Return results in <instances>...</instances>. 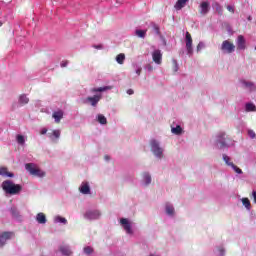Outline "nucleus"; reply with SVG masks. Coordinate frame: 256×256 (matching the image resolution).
<instances>
[{
	"instance_id": "f257e3e1",
	"label": "nucleus",
	"mask_w": 256,
	"mask_h": 256,
	"mask_svg": "<svg viewBox=\"0 0 256 256\" xmlns=\"http://www.w3.org/2000/svg\"><path fill=\"white\" fill-rule=\"evenodd\" d=\"M1 187L6 195H19L23 191V186L21 184H15L13 180L3 181Z\"/></svg>"
},
{
	"instance_id": "f03ea898",
	"label": "nucleus",
	"mask_w": 256,
	"mask_h": 256,
	"mask_svg": "<svg viewBox=\"0 0 256 256\" xmlns=\"http://www.w3.org/2000/svg\"><path fill=\"white\" fill-rule=\"evenodd\" d=\"M230 143H231V138H229V136H227L225 132H219L216 135L215 145L217 149H227L231 147Z\"/></svg>"
},
{
	"instance_id": "7ed1b4c3",
	"label": "nucleus",
	"mask_w": 256,
	"mask_h": 256,
	"mask_svg": "<svg viewBox=\"0 0 256 256\" xmlns=\"http://www.w3.org/2000/svg\"><path fill=\"white\" fill-rule=\"evenodd\" d=\"M25 169L30 173V175H33L34 177H45V172L37 168V165L33 163L25 164Z\"/></svg>"
},
{
	"instance_id": "20e7f679",
	"label": "nucleus",
	"mask_w": 256,
	"mask_h": 256,
	"mask_svg": "<svg viewBox=\"0 0 256 256\" xmlns=\"http://www.w3.org/2000/svg\"><path fill=\"white\" fill-rule=\"evenodd\" d=\"M151 151L157 157L158 159H161L163 157V148L159 145L157 140H151Z\"/></svg>"
},
{
	"instance_id": "39448f33",
	"label": "nucleus",
	"mask_w": 256,
	"mask_h": 256,
	"mask_svg": "<svg viewBox=\"0 0 256 256\" xmlns=\"http://www.w3.org/2000/svg\"><path fill=\"white\" fill-rule=\"evenodd\" d=\"M151 151L157 157L158 159H161L163 157V148L159 145L157 140H151Z\"/></svg>"
},
{
	"instance_id": "423d86ee",
	"label": "nucleus",
	"mask_w": 256,
	"mask_h": 256,
	"mask_svg": "<svg viewBox=\"0 0 256 256\" xmlns=\"http://www.w3.org/2000/svg\"><path fill=\"white\" fill-rule=\"evenodd\" d=\"M185 42L187 55H189V57H193V38L189 32H186Z\"/></svg>"
},
{
	"instance_id": "0eeeda50",
	"label": "nucleus",
	"mask_w": 256,
	"mask_h": 256,
	"mask_svg": "<svg viewBox=\"0 0 256 256\" xmlns=\"http://www.w3.org/2000/svg\"><path fill=\"white\" fill-rule=\"evenodd\" d=\"M221 51H223V53L231 54L235 52V44L229 42V40H225L222 42Z\"/></svg>"
},
{
	"instance_id": "6e6552de",
	"label": "nucleus",
	"mask_w": 256,
	"mask_h": 256,
	"mask_svg": "<svg viewBox=\"0 0 256 256\" xmlns=\"http://www.w3.org/2000/svg\"><path fill=\"white\" fill-rule=\"evenodd\" d=\"M101 217V212L99 210H88L84 214V219H88L89 221H94L95 219H99Z\"/></svg>"
},
{
	"instance_id": "1a4fd4ad",
	"label": "nucleus",
	"mask_w": 256,
	"mask_h": 256,
	"mask_svg": "<svg viewBox=\"0 0 256 256\" xmlns=\"http://www.w3.org/2000/svg\"><path fill=\"white\" fill-rule=\"evenodd\" d=\"M15 237V233L13 232H3L0 234V247H3L9 239H13Z\"/></svg>"
},
{
	"instance_id": "9d476101",
	"label": "nucleus",
	"mask_w": 256,
	"mask_h": 256,
	"mask_svg": "<svg viewBox=\"0 0 256 256\" xmlns=\"http://www.w3.org/2000/svg\"><path fill=\"white\" fill-rule=\"evenodd\" d=\"M237 49L239 51H245L247 49V41L243 35H239L236 39Z\"/></svg>"
},
{
	"instance_id": "9b49d317",
	"label": "nucleus",
	"mask_w": 256,
	"mask_h": 256,
	"mask_svg": "<svg viewBox=\"0 0 256 256\" xmlns=\"http://www.w3.org/2000/svg\"><path fill=\"white\" fill-rule=\"evenodd\" d=\"M120 224L128 235H133V229H131V222L127 218H121Z\"/></svg>"
},
{
	"instance_id": "f8f14e48",
	"label": "nucleus",
	"mask_w": 256,
	"mask_h": 256,
	"mask_svg": "<svg viewBox=\"0 0 256 256\" xmlns=\"http://www.w3.org/2000/svg\"><path fill=\"white\" fill-rule=\"evenodd\" d=\"M152 59L156 65H161V61H163V54L161 50H154L152 53Z\"/></svg>"
},
{
	"instance_id": "ddd939ff",
	"label": "nucleus",
	"mask_w": 256,
	"mask_h": 256,
	"mask_svg": "<svg viewBox=\"0 0 256 256\" xmlns=\"http://www.w3.org/2000/svg\"><path fill=\"white\" fill-rule=\"evenodd\" d=\"M240 83H241L242 87H244V89H247L248 91H256V86L253 82L241 80Z\"/></svg>"
},
{
	"instance_id": "4468645a",
	"label": "nucleus",
	"mask_w": 256,
	"mask_h": 256,
	"mask_svg": "<svg viewBox=\"0 0 256 256\" xmlns=\"http://www.w3.org/2000/svg\"><path fill=\"white\" fill-rule=\"evenodd\" d=\"M86 101L91 103L92 107H96L97 103H99V101H101V94L100 95H94L93 97H88L86 99Z\"/></svg>"
},
{
	"instance_id": "2eb2a0df",
	"label": "nucleus",
	"mask_w": 256,
	"mask_h": 256,
	"mask_svg": "<svg viewBox=\"0 0 256 256\" xmlns=\"http://www.w3.org/2000/svg\"><path fill=\"white\" fill-rule=\"evenodd\" d=\"M80 193L83 195H89L91 193V188L89 187V183L83 182L79 188Z\"/></svg>"
},
{
	"instance_id": "dca6fc26",
	"label": "nucleus",
	"mask_w": 256,
	"mask_h": 256,
	"mask_svg": "<svg viewBox=\"0 0 256 256\" xmlns=\"http://www.w3.org/2000/svg\"><path fill=\"white\" fill-rule=\"evenodd\" d=\"M63 110L54 111L52 114V117L55 121V123H61V119L63 118Z\"/></svg>"
},
{
	"instance_id": "f3484780",
	"label": "nucleus",
	"mask_w": 256,
	"mask_h": 256,
	"mask_svg": "<svg viewBox=\"0 0 256 256\" xmlns=\"http://www.w3.org/2000/svg\"><path fill=\"white\" fill-rule=\"evenodd\" d=\"M209 13V2H202L200 4V15H207Z\"/></svg>"
},
{
	"instance_id": "a211bd4d",
	"label": "nucleus",
	"mask_w": 256,
	"mask_h": 256,
	"mask_svg": "<svg viewBox=\"0 0 256 256\" xmlns=\"http://www.w3.org/2000/svg\"><path fill=\"white\" fill-rule=\"evenodd\" d=\"M187 3H189V0H177L174 8L176 9V11H181V9H183V7L187 5Z\"/></svg>"
},
{
	"instance_id": "6ab92c4d",
	"label": "nucleus",
	"mask_w": 256,
	"mask_h": 256,
	"mask_svg": "<svg viewBox=\"0 0 256 256\" xmlns=\"http://www.w3.org/2000/svg\"><path fill=\"white\" fill-rule=\"evenodd\" d=\"M0 175L2 177H10V178L15 177V174L9 172L6 167H0Z\"/></svg>"
},
{
	"instance_id": "aec40b11",
	"label": "nucleus",
	"mask_w": 256,
	"mask_h": 256,
	"mask_svg": "<svg viewBox=\"0 0 256 256\" xmlns=\"http://www.w3.org/2000/svg\"><path fill=\"white\" fill-rule=\"evenodd\" d=\"M36 221L37 223H39L40 225H45V223H47V217H45V214L43 213H38L36 216Z\"/></svg>"
},
{
	"instance_id": "412c9836",
	"label": "nucleus",
	"mask_w": 256,
	"mask_h": 256,
	"mask_svg": "<svg viewBox=\"0 0 256 256\" xmlns=\"http://www.w3.org/2000/svg\"><path fill=\"white\" fill-rule=\"evenodd\" d=\"M60 252L64 256H71V255H73V251H71V248L69 246H61L60 247Z\"/></svg>"
},
{
	"instance_id": "4be33fe9",
	"label": "nucleus",
	"mask_w": 256,
	"mask_h": 256,
	"mask_svg": "<svg viewBox=\"0 0 256 256\" xmlns=\"http://www.w3.org/2000/svg\"><path fill=\"white\" fill-rule=\"evenodd\" d=\"M113 89L112 86H104L99 88H93L92 93H103L104 91H111Z\"/></svg>"
},
{
	"instance_id": "5701e85b",
	"label": "nucleus",
	"mask_w": 256,
	"mask_h": 256,
	"mask_svg": "<svg viewBox=\"0 0 256 256\" xmlns=\"http://www.w3.org/2000/svg\"><path fill=\"white\" fill-rule=\"evenodd\" d=\"M165 209H166L167 215H170V216L175 215V208L170 203H166Z\"/></svg>"
},
{
	"instance_id": "b1692460",
	"label": "nucleus",
	"mask_w": 256,
	"mask_h": 256,
	"mask_svg": "<svg viewBox=\"0 0 256 256\" xmlns=\"http://www.w3.org/2000/svg\"><path fill=\"white\" fill-rule=\"evenodd\" d=\"M18 103H20V105H27V103H29V97H27L25 94L20 95Z\"/></svg>"
},
{
	"instance_id": "393cba45",
	"label": "nucleus",
	"mask_w": 256,
	"mask_h": 256,
	"mask_svg": "<svg viewBox=\"0 0 256 256\" xmlns=\"http://www.w3.org/2000/svg\"><path fill=\"white\" fill-rule=\"evenodd\" d=\"M135 35L137 37H139L140 39H145V37L147 36V30H136L135 31Z\"/></svg>"
},
{
	"instance_id": "a878e982",
	"label": "nucleus",
	"mask_w": 256,
	"mask_h": 256,
	"mask_svg": "<svg viewBox=\"0 0 256 256\" xmlns=\"http://www.w3.org/2000/svg\"><path fill=\"white\" fill-rule=\"evenodd\" d=\"M144 185H151V174L148 172L143 174Z\"/></svg>"
},
{
	"instance_id": "bb28decb",
	"label": "nucleus",
	"mask_w": 256,
	"mask_h": 256,
	"mask_svg": "<svg viewBox=\"0 0 256 256\" xmlns=\"http://www.w3.org/2000/svg\"><path fill=\"white\" fill-rule=\"evenodd\" d=\"M97 121L100 125H107V118L103 114H98Z\"/></svg>"
},
{
	"instance_id": "cd10ccee",
	"label": "nucleus",
	"mask_w": 256,
	"mask_h": 256,
	"mask_svg": "<svg viewBox=\"0 0 256 256\" xmlns=\"http://www.w3.org/2000/svg\"><path fill=\"white\" fill-rule=\"evenodd\" d=\"M116 62L119 65H123L125 63V55L123 53H120L116 56Z\"/></svg>"
},
{
	"instance_id": "c85d7f7f",
	"label": "nucleus",
	"mask_w": 256,
	"mask_h": 256,
	"mask_svg": "<svg viewBox=\"0 0 256 256\" xmlns=\"http://www.w3.org/2000/svg\"><path fill=\"white\" fill-rule=\"evenodd\" d=\"M49 137L52 139H59L61 137V130H53L52 134L49 135Z\"/></svg>"
},
{
	"instance_id": "c756f323",
	"label": "nucleus",
	"mask_w": 256,
	"mask_h": 256,
	"mask_svg": "<svg viewBox=\"0 0 256 256\" xmlns=\"http://www.w3.org/2000/svg\"><path fill=\"white\" fill-rule=\"evenodd\" d=\"M171 132L174 134V135H181V133L183 132V128H181L179 125L176 126V127H172L171 128Z\"/></svg>"
},
{
	"instance_id": "7c9ffc66",
	"label": "nucleus",
	"mask_w": 256,
	"mask_h": 256,
	"mask_svg": "<svg viewBox=\"0 0 256 256\" xmlns=\"http://www.w3.org/2000/svg\"><path fill=\"white\" fill-rule=\"evenodd\" d=\"M245 111H247L248 113L251 112V111H256L255 104H253V103H246Z\"/></svg>"
},
{
	"instance_id": "2f4dec72",
	"label": "nucleus",
	"mask_w": 256,
	"mask_h": 256,
	"mask_svg": "<svg viewBox=\"0 0 256 256\" xmlns=\"http://www.w3.org/2000/svg\"><path fill=\"white\" fill-rule=\"evenodd\" d=\"M54 223H63V225H67V219L61 216H56L54 218Z\"/></svg>"
},
{
	"instance_id": "473e14b6",
	"label": "nucleus",
	"mask_w": 256,
	"mask_h": 256,
	"mask_svg": "<svg viewBox=\"0 0 256 256\" xmlns=\"http://www.w3.org/2000/svg\"><path fill=\"white\" fill-rule=\"evenodd\" d=\"M222 158H223V161L226 163V165H228V167H231L234 165L233 162H231V158L226 154H223Z\"/></svg>"
},
{
	"instance_id": "72a5a7b5",
	"label": "nucleus",
	"mask_w": 256,
	"mask_h": 256,
	"mask_svg": "<svg viewBox=\"0 0 256 256\" xmlns=\"http://www.w3.org/2000/svg\"><path fill=\"white\" fill-rule=\"evenodd\" d=\"M242 203L248 211H251V202L248 200V198H242Z\"/></svg>"
},
{
	"instance_id": "f704fd0d",
	"label": "nucleus",
	"mask_w": 256,
	"mask_h": 256,
	"mask_svg": "<svg viewBox=\"0 0 256 256\" xmlns=\"http://www.w3.org/2000/svg\"><path fill=\"white\" fill-rule=\"evenodd\" d=\"M133 69L138 76L141 75V71H143V68H141L139 64H133Z\"/></svg>"
},
{
	"instance_id": "c9c22d12",
	"label": "nucleus",
	"mask_w": 256,
	"mask_h": 256,
	"mask_svg": "<svg viewBox=\"0 0 256 256\" xmlns=\"http://www.w3.org/2000/svg\"><path fill=\"white\" fill-rule=\"evenodd\" d=\"M16 141L19 145H25V137L23 135H17Z\"/></svg>"
},
{
	"instance_id": "e433bc0d",
	"label": "nucleus",
	"mask_w": 256,
	"mask_h": 256,
	"mask_svg": "<svg viewBox=\"0 0 256 256\" xmlns=\"http://www.w3.org/2000/svg\"><path fill=\"white\" fill-rule=\"evenodd\" d=\"M231 169H233V171H235V173H237L238 175H243V170H241V168L237 167V165L233 164L230 166Z\"/></svg>"
},
{
	"instance_id": "4c0bfd02",
	"label": "nucleus",
	"mask_w": 256,
	"mask_h": 256,
	"mask_svg": "<svg viewBox=\"0 0 256 256\" xmlns=\"http://www.w3.org/2000/svg\"><path fill=\"white\" fill-rule=\"evenodd\" d=\"M152 29L154 31V33H156V35H160L161 31H160V28H159V25L155 24V23H152Z\"/></svg>"
},
{
	"instance_id": "58836bf2",
	"label": "nucleus",
	"mask_w": 256,
	"mask_h": 256,
	"mask_svg": "<svg viewBox=\"0 0 256 256\" xmlns=\"http://www.w3.org/2000/svg\"><path fill=\"white\" fill-rule=\"evenodd\" d=\"M84 253L85 255H91V253H93V247L91 246L84 247Z\"/></svg>"
},
{
	"instance_id": "ea45409f",
	"label": "nucleus",
	"mask_w": 256,
	"mask_h": 256,
	"mask_svg": "<svg viewBox=\"0 0 256 256\" xmlns=\"http://www.w3.org/2000/svg\"><path fill=\"white\" fill-rule=\"evenodd\" d=\"M215 9L218 13H223V7L219 3H215Z\"/></svg>"
},
{
	"instance_id": "a19ab883",
	"label": "nucleus",
	"mask_w": 256,
	"mask_h": 256,
	"mask_svg": "<svg viewBox=\"0 0 256 256\" xmlns=\"http://www.w3.org/2000/svg\"><path fill=\"white\" fill-rule=\"evenodd\" d=\"M202 49H205V43L199 42L197 45V52L199 53Z\"/></svg>"
},
{
	"instance_id": "79ce46f5",
	"label": "nucleus",
	"mask_w": 256,
	"mask_h": 256,
	"mask_svg": "<svg viewBox=\"0 0 256 256\" xmlns=\"http://www.w3.org/2000/svg\"><path fill=\"white\" fill-rule=\"evenodd\" d=\"M172 63L174 65V72L177 73V71H179V64L177 63V60H172Z\"/></svg>"
},
{
	"instance_id": "37998d69",
	"label": "nucleus",
	"mask_w": 256,
	"mask_h": 256,
	"mask_svg": "<svg viewBox=\"0 0 256 256\" xmlns=\"http://www.w3.org/2000/svg\"><path fill=\"white\" fill-rule=\"evenodd\" d=\"M248 135H249L250 139H255V137H256L255 131H253V130H248Z\"/></svg>"
},
{
	"instance_id": "c03bdc74",
	"label": "nucleus",
	"mask_w": 256,
	"mask_h": 256,
	"mask_svg": "<svg viewBox=\"0 0 256 256\" xmlns=\"http://www.w3.org/2000/svg\"><path fill=\"white\" fill-rule=\"evenodd\" d=\"M227 10L230 12V13H235V7L231 6V5H228L227 6Z\"/></svg>"
},
{
	"instance_id": "a18cd8bd",
	"label": "nucleus",
	"mask_w": 256,
	"mask_h": 256,
	"mask_svg": "<svg viewBox=\"0 0 256 256\" xmlns=\"http://www.w3.org/2000/svg\"><path fill=\"white\" fill-rule=\"evenodd\" d=\"M67 65H69V61H62L60 63V67H67Z\"/></svg>"
},
{
	"instance_id": "49530a36",
	"label": "nucleus",
	"mask_w": 256,
	"mask_h": 256,
	"mask_svg": "<svg viewBox=\"0 0 256 256\" xmlns=\"http://www.w3.org/2000/svg\"><path fill=\"white\" fill-rule=\"evenodd\" d=\"M47 134V128H42L40 131V135H46Z\"/></svg>"
},
{
	"instance_id": "de8ad7c7",
	"label": "nucleus",
	"mask_w": 256,
	"mask_h": 256,
	"mask_svg": "<svg viewBox=\"0 0 256 256\" xmlns=\"http://www.w3.org/2000/svg\"><path fill=\"white\" fill-rule=\"evenodd\" d=\"M93 47H94V49H103V45H101V44L94 45Z\"/></svg>"
},
{
	"instance_id": "09e8293b",
	"label": "nucleus",
	"mask_w": 256,
	"mask_h": 256,
	"mask_svg": "<svg viewBox=\"0 0 256 256\" xmlns=\"http://www.w3.org/2000/svg\"><path fill=\"white\" fill-rule=\"evenodd\" d=\"M252 197L254 199V203H256V191L255 190L252 192Z\"/></svg>"
},
{
	"instance_id": "8fccbe9b",
	"label": "nucleus",
	"mask_w": 256,
	"mask_h": 256,
	"mask_svg": "<svg viewBox=\"0 0 256 256\" xmlns=\"http://www.w3.org/2000/svg\"><path fill=\"white\" fill-rule=\"evenodd\" d=\"M133 93H135V92L133 91V89H128V90H127V94H128V95H133Z\"/></svg>"
},
{
	"instance_id": "3c124183",
	"label": "nucleus",
	"mask_w": 256,
	"mask_h": 256,
	"mask_svg": "<svg viewBox=\"0 0 256 256\" xmlns=\"http://www.w3.org/2000/svg\"><path fill=\"white\" fill-rule=\"evenodd\" d=\"M220 251V256H224L225 255V250L222 248L219 250Z\"/></svg>"
},
{
	"instance_id": "603ef678",
	"label": "nucleus",
	"mask_w": 256,
	"mask_h": 256,
	"mask_svg": "<svg viewBox=\"0 0 256 256\" xmlns=\"http://www.w3.org/2000/svg\"><path fill=\"white\" fill-rule=\"evenodd\" d=\"M148 71H153V67L151 65L147 66Z\"/></svg>"
},
{
	"instance_id": "864d4df0",
	"label": "nucleus",
	"mask_w": 256,
	"mask_h": 256,
	"mask_svg": "<svg viewBox=\"0 0 256 256\" xmlns=\"http://www.w3.org/2000/svg\"><path fill=\"white\" fill-rule=\"evenodd\" d=\"M104 159H105V161H109V156L108 155H106L105 157H104Z\"/></svg>"
},
{
	"instance_id": "5fc2aeb1",
	"label": "nucleus",
	"mask_w": 256,
	"mask_h": 256,
	"mask_svg": "<svg viewBox=\"0 0 256 256\" xmlns=\"http://www.w3.org/2000/svg\"><path fill=\"white\" fill-rule=\"evenodd\" d=\"M0 27H3V22H0Z\"/></svg>"
}]
</instances>
